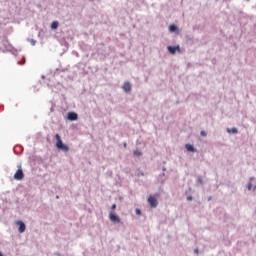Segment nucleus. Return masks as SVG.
<instances>
[{"mask_svg":"<svg viewBox=\"0 0 256 256\" xmlns=\"http://www.w3.org/2000/svg\"><path fill=\"white\" fill-rule=\"evenodd\" d=\"M133 155H134L135 157H141L142 153H141V151H139V150H134V151H133Z\"/></svg>","mask_w":256,"mask_h":256,"instance_id":"nucleus-12","label":"nucleus"},{"mask_svg":"<svg viewBox=\"0 0 256 256\" xmlns=\"http://www.w3.org/2000/svg\"><path fill=\"white\" fill-rule=\"evenodd\" d=\"M109 219L112 223H121V219H119L113 212L109 213Z\"/></svg>","mask_w":256,"mask_h":256,"instance_id":"nucleus-5","label":"nucleus"},{"mask_svg":"<svg viewBox=\"0 0 256 256\" xmlns=\"http://www.w3.org/2000/svg\"><path fill=\"white\" fill-rule=\"evenodd\" d=\"M57 27H59V22L58 21L52 22L51 29H57Z\"/></svg>","mask_w":256,"mask_h":256,"instance_id":"nucleus-11","label":"nucleus"},{"mask_svg":"<svg viewBox=\"0 0 256 256\" xmlns=\"http://www.w3.org/2000/svg\"><path fill=\"white\" fill-rule=\"evenodd\" d=\"M124 147H127V143H124Z\"/></svg>","mask_w":256,"mask_h":256,"instance_id":"nucleus-20","label":"nucleus"},{"mask_svg":"<svg viewBox=\"0 0 256 256\" xmlns=\"http://www.w3.org/2000/svg\"><path fill=\"white\" fill-rule=\"evenodd\" d=\"M169 53H171V55H175V53H181V47L179 45L177 46H168L167 47Z\"/></svg>","mask_w":256,"mask_h":256,"instance_id":"nucleus-3","label":"nucleus"},{"mask_svg":"<svg viewBox=\"0 0 256 256\" xmlns=\"http://www.w3.org/2000/svg\"><path fill=\"white\" fill-rule=\"evenodd\" d=\"M32 44L35 45V41H33Z\"/></svg>","mask_w":256,"mask_h":256,"instance_id":"nucleus-22","label":"nucleus"},{"mask_svg":"<svg viewBox=\"0 0 256 256\" xmlns=\"http://www.w3.org/2000/svg\"><path fill=\"white\" fill-rule=\"evenodd\" d=\"M169 31L170 33H175V31H177V26L175 24H171L169 26Z\"/></svg>","mask_w":256,"mask_h":256,"instance_id":"nucleus-10","label":"nucleus"},{"mask_svg":"<svg viewBox=\"0 0 256 256\" xmlns=\"http://www.w3.org/2000/svg\"><path fill=\"white\" fill-rule=\"evenodd\" d=\"M23 177H25V174H23V169L21 168V166H18V170L14 174V179L16 181H22Z\"/></svg>","mask_w":256,"mask_h":256,"instance_id":"nucleus-2","label":"nucleus"},{"mask_svg":"<svg viewBox=\"0 0 256 256\" xmlns=\"http://www.w3.org/2000/svg\"><path fill=\"white\" fill-rule=\"evenodd\" d=\"M253 189H254V191H256V186Z\"/></svg>","mask_w":256,"mask_h":256,"instance_id":"nucleus-23","label":"nucleus"},{"mask_svg":"<svg viewBox=\"0 0 256 256\" xmlns=\"http://www.w3.org/2000/svg\"><path fill=\"white\" fill-rule=\"evenodd\" d=\"M148 203L152 209H155V207L159 205V202H157V198H155V196H149Z\"/></svg>","mask_w":256,"mask_h":256,"instance_id":"nucleus-4","label":"nucleus"},{"mask_svg":"<svg viewBox=\"0 0 256 256\" xmlns=\"http://www.w3.org/2000/svg\"><path fill=\"white\" fill-rule=\"evenodd\" d=\"M122 89L125 93H129L131 91V84L129 82H124Z\"/></svg>","mask_w":256,"mask_h":256,"instance_id":"nucleus-8","label":"nucleus"},{"mask_svg":"<svg viewBox=\"0 0 256 256\" xmlns=\"http://www.w3.org/2000/svg\"><path fill=\"white\" fill-rule=\"evenodd\" d=\"M15 225H18L19 229V233H25V223H23L22 221H16Z\"/></svg>","mask_w":256,"mask_h":256,"instance_id":"nucleus-6","label":"nucleus"},{"mask_svg":"<svg viewBox=\"0 0 256 256\" xmlns=\"http://www.w3.org/2000/svg\"><path fill=\"white\" fill-rule=\"evenodd\" d=\"M187 151H190L191 153H195L197 150L195 149V147H193V145L191 144H186L185 145Z\"/></svg>","mask_w":256,"mask_h":256,"instance_id":"nucleus-9","label":"nucleus"},{"mask_svg":"<svg viewBox=\"0 0 256 256\" xmlns=\"http://www.w3.org/2000/svg\"><path fill=\"white\" fill-rule=\"evenodd\" d=\"M32 44L35 45V41H33Z\"/></svg>","mask_w":256,"mask_h":256,"instance_id":"nucleus-21","label":"nucleus"},{"mask_svg":"<svg viewBox=\"0 0 256 256\" xmlns=\"http://www.w3.org/2000/svg\"><path fill=\"white\" fill-rule=\"evenodd\" d=\"M202 137H207V132L206 131H201Z\"/></svg>","mask_w":256,"mask_h":256,"instance_id":"nucleus-14","label":"nucleus"},{"mask_svg":"<svg viewBox=\"0 0 256 256\" xmlns=\"http://www.w3.org/2000/svg\"><path fill=\"white\" fill-rule=\"evenodd\" d=\"M228 133H238L237 128L228 129Z\"/></svg>","mask_w":256,"mask_h":256,"instance_id":"nucleus-13","label":"nucleus"},{"mask_svg":"<svg viewBox=\"0 0 256 256\" xmlns=\"http://www.w3.org/2000/svg\"><path fill=\"white\" fill-rule=\"evenodd\" d=\"M136 215H141V210L136 209Z\"/></svg>","mask_w":256,"mask_h":256,"instance_id":"nucleus-17","label":"nucleus"},{"mask_svg":"<svg viewBox=\"0 0 256 256\" xmlns=\"http://www.w3.org/2000/svg\"><path fill=\"white\" fill-rule=\"evenodd\" d=\"M0 256H3V253L0 252Z\"/></svg>","mask_w":256,"mask_h":256,"instance_id":"nucleus-24","label":"nucleus"},{"mask_svg":"<svg viewBox=\"0 0 256 256\" xmlns=\"http://www.w3.org/2000/svg\"><path fill=\"white\" fill-rule=\"evenodd\" d=\"M253 185L251 183L248 184V191H251Z\"/></svg>","mask_w":256,"mask_h":256,"instance_id":"nucleus-16","label":"nucleus"},{"mask_svg":"<svg viewBox=\"0 0 256 256\" xmlns=\"http://www.w3.org/2000/svg\"><path fill=\"white\" fill-rule=\"evenodd\" d=\"M111 209H112V211H115V209H117V205H116V204H113V205L111 206Z\"/></svg>","mask_w":256,"mask_h":256,"instance_id":"nucleus-15","label":"nucleus"},{"mask_svg":"<svg viewBox=\"0 0 256 256\" xmlns=\"http://www.w3.org/2000/svg\"><path fill=\"white\" fill-rule=\"evenodd\" d=\"M78 115L75 112H68V120L69 121H77Z\"/></svg>","mask_w":256,"mask_h":256,"instance_id":"nucleus-7","label":"nucleus"},{"mask_svg":"<svg viewBox=\"0 0 256 256\" xmlns=\"http://www.w3.org/2000/svg\"><path fill=\"white\" fill-rule=\"evenodd\" d=\"M195 253H197V254H198V253H199V250H198V249H196V250H195Z\"/></svg>","mask_w":256,"mask_h":256,"instance_id":"nucleus-19","label":"nucleus"},{"mask_svg":"<svg viewBox=\"0 0 256 256\" xmlns=\"http://www.w3.org/2000/svg\"><path fill=\"white\" fill-rule=\"evenodd\" d=\"M187 200H188V201H193V197L189 196V197L187 198Z\"/></svg>","mask_w":256,"mask_h":256,"instance_id":"nucleus-18","label":"nucleus"},{"mask_svg":"<svg viewBox=\"0 0 256 256\" xmlns=\"http://www.w3.org/2000/svg\"><path fill=\"white\" fill-rule=\"evenodd\" d=\"M56 139V147L57 149H60V151H64V153H67L69 151V146L63 144V141L61 140V136L59 134L55 135Z\"/></svg>","mask_w":256,"mask_h":256,"instance_id":"nucleus-1","label":"nucleus"}]
</instances>
